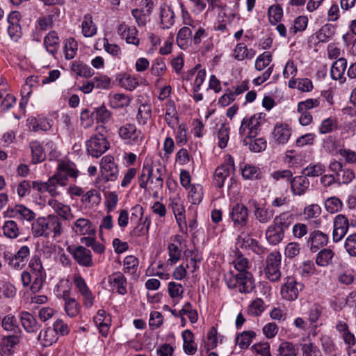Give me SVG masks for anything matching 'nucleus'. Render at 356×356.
Here are the masks:
<instances>
[{"mask_svg": "<svg viewBox=\"0 0 356 356\" xmlns=\"http://www.w3.org/2000/svg\"><path fill=\"white\" fill-rule=\"evenodd\" d=\"M29 270L21 273L23 286H29L32 293L39 292L46 280V273L38 257H33L29 265Z\"/></svg>", "mask_w": 356, "mask_h": 356, "instance_id": "1", "label": "nucleus"}, {"mask_svg": "<svg viewBox=\"0 0 356 356\" xmlns=\"http://www.w3.org/2000/svg\"><path fill=\"white\" fill-rule=\"evenodd\" d=\"M31 232L35 237L53 238L60 236L63 232L62 222L58 216L48 215L38 218L31 225Z\"/></svg>", "mask_w": 356, "mask_h": 356, "instance_id": "2", "label": "nucleus"}, {"mask_svg": "<svg viewBox=\"0 0 356 356\" xmlns=\"http://www.w3.org/2000/svg\"><path fill=\"white\" fill-rule=\"evenodd\" d=\"M265 121V115L262 113H257L251 118H245L239 129L241 135L250 139L255 138L261 130V125Z\"/></svg>", "mask_w": 356, "mask_h": 356, "instance_id": "3", "label": "nucleus"}, {"mask_svg": "<svg viewBox=\"0 0 356 356\" xmlns=\"http://www.w3.org/2000/svg\"><path fill=\"white\" fill-rule=\"evenodd\" d=\"M120 137L131 145H141L145 141V135L134 124L127 123L118 131Z\"/></svg>", "mask_w": 356, "mask_h": 356, "instance_id": "4", "label": "nucleus"}, {"mask_svg": "<svg viewBox=\"0 0 356 356\" xmlns=\"http://www.w3.org/2000/svg\"><path fill=\"white\" fill-rule=\"evenodd\" d=\"M264 273L270 281L277 282L281 278V255L278 252H272L266 258Z\"/></svg>", "mask_w": 356, "mask_h": 356, "instance_id": "5", "label": "nucleus"}, {"mask_svg": "<svg viewBox=\"0 0 356 356\" xmlns=\"http://www.w3.org/2000/svg\"><path fill=\"white\" fill-rule=\"evenodd\" d=\"M88 153L93 157H99L108 148L109 143L102 134H95L86 142Z\"/></svg>", "mask_w": 356, "mask_h": 356, "instance_id": "6", "label": "nucleus"}, {"mask_svg": "<svg viewBox=\"0 0 356 356\" xmlns=\"http://www.w3.org/2000/svg\"><path fill=\"white\" fill-rule=\"evenodd\" d=\"M100 171L102 177L107 181H113L117 179L119 170L113 156L106 155L102 158L100 161Z\"/></svg>", "mask_w": 356, "mask_h": 356, "instance_id": "7", "label": "nucleus"}, {"mask_svg": "<svg viewBox=\"0 0 356 356\" xmlns=\"http://www.w3.org/2000/svg\"><path fill=\"white\" fill-rule=\"evenodd\" d=\"M67 250L79 266L85 268H90L94 266L92 252L86 247L82 245H79L74 248L68 247Z\"/></svg>", "mask_w": 356, "mask_h": 356, "instance_id": "8", "label": "nucleus"}, {"mask_svg": "<svg viewBox=\"0 0 356 356\" xmlns=\"http://www.w3.org/2000/svg\"><path fill=\"white\" fill-rule=\"evenodd\" d=\"M304 285L297 282L293 277H287L286 282L281 288V296L282 298L293 301L298 297L299 293L303 289Z\"/></svg>", "mask_w": 356, "mask_h": 356, "instance_id": "9", "label": "nucleus"}, {"mask_svg": "<svg viewBox=\"0 0 356 356\" xmlns=\"http://www.w3.org/2000/svg\"><path fill=\"white\" fill-rule=\"evenodd\" d=\"M248 209L241 203L234 205L229 212V217L233 222L234 226L236 228L245 227L248 220Z\"/></svg>", "mask_w": 356, "mask_h": 356, "instance_id": "10", "label": "nucleus"}, {"mask_svg": "<svg viewBox=\"0 0 356 356\" xmlns=\"http://www.w3.org/2000/svg\"><path fill=\"white\" fill-rule=\"evenodd\" d=\"M291 134V128L287 124H277L272 132L273 141L278 145L286 144L290 139Z\"/></svg>", "mask_w": 356, "mask_h": 356, "instance_id": "11", "label": "nucleus"}, {"mask_svg": "<svg viewBox=\"0 0 356 356\" xmlns=\"http://www.w3.org/2000/svg\"><path fill=\"white\" fill-rule=\"evenodd\" d=\"M349 227L348 218L342 214L337 215L334 220L333 241L338 242L346 234Z\"/></svg>", "mask_w": 356, "mask_h": 356, "instance_id": "12", "label": "nucleus"}, {"mask_svg": "<svg viewBox=\"0 0 356 356\" xmlns=\"http://www.w3.org/2000/svg\"><path fill=\"white\" fill-rule=\"evenodd\" d=\"M107 282L113 291H115L120 295L127 293V282L124 275L120 272H115L110 275Z\"/></svg>", "mask_w": 356, "mask_h": 356, "instance_id": "13", "label": "nucleus"}, {"mask_svg": "<svg viewBox=\"0 0 356 356\" xmlns=\"http://www.w3.org/2000/svg\"><path fill=\"white\" fill-rule=\"evenodd\" d=\"M72 232L79 236L93 235L95 233V228L88 218H79L71 226Z\"/></svg>", "mask_w": 356, "mask_h": 356, "instance_id": "14", "label": "nucleus"}, {"mask_svg": "<svg viewBox=\"0 0 356 356\" xmlns=\"http://www.w3.org/2000/svg\"><path fill=\"white\" fill-rule=\"evenodd\" d=\"M79 172L76 169L74 163L62 161L57 166V171L55 175H60L65 179V184L67 185L68 177L76 179L79 176Z\"/></svg>", "mask_w": 356, "mask_h": 356, "instance_id": "15", "label": "nucleus"}, {"mask_svg": "<svg viewBox=\"0 0 356 356\" xmlns=\"http://www.w3.org/2000/svg\"><path fill=\"white\" fill-rule=\"evenodd\" d=\"M48 205L63 220L70 221L74 218L69 205L64 204L55 199H50Z\"/></svg>", "mask_w": 356, "mask_h": 356, "instance_id": "16", "label": "nucleus"}, {"mask_svg": "<svg viewBox=\"0 0 356 356\" xmlns=\"http://www.w3.org/2000/svg\"><path fill=\"white\" fill-rule=\"evenodd\" d=\"M290 183L291 191L296 195L305 194L310 185L309 181L305 175L296 176L291 178Z\"/></svg>", "mask_w": 356, "mask_h": 356, "instance_id": "17", "label": "nucleus"}, {"mask_svg": "<svg viewBox=\"0 0 356 356\" xmlns=\"http://www.w3.org/2000/svg\"><path fill=\"white\" fill-rule=\"evenodd\" d=\"M328 236L321 231L314 230L309 234L308 242L310 243V250L316 252L321 247L327 245Z\"/></svg>", "mask_w": 356, "mask_h": 356, "instance_id": "18", "label": "nucleus"}, {"mask_svg": "<svg viewBox=\"0 0 356 356\" xmlns=\"http://www.w3.org/2000/svg\"><path fill=\"white\" fill-rule=\"evenodd\" d=\"M29 255L30 248L27 245H23L14 255L8 258V264L13 268H21Z\"/></svg>", "mask_w": 356, "mask_h": 356, "instance_id": "19", "label": "nucleus"}, {"mask_svg": "<svg viewBox=\"0 0 356 356\" xmlns=\"http://www.w3.org/2000/svg\"><path fill=\"white\" fill-rule=\"evenodd\" d=\"M46 188L45 191L48 192L51 197H56L60 194L58 190V186L64 187L65 184V179L58 175H54L49 177L47 181L45 182Z\"/></svg>", "mask_w": 356, "mask_h": 356, "instance_id": "20", "label": "nucleus"}, {"mask_svg": "<svg viewBox=\"0 0 356 356\" xmlns=\"http://www.w3.org/2000/svg\"><path fill=\"white\" fill-rule=\"evenodd\" d=\"M254 287L252 275L249 272L239 273L237 289L241 293H249Z\"/></svg>", "mask_w": 356, "mask_h": 356, "instance_id": "21", "label": "nucleus"}, {"mask_svg": "<svg viewBox=\"0 0 356 356\" xmlns=\"http://www.w3.org/2000/svg\"><path fill=\"white\" fill-rule=\"evenodd\" d=\"M13 216L22 221L31 222L35 218V213L23 204H17L12 209Z\"/></svg>", "mask_w": 356, "mask_h": 356, "instance_id": "22", "label": "nucleus"}, {"mask_svg": "<svg viewBox=\"0 0 356 356\" xmlns=\"http://www.w3.org/2000/svg\"><path fill=\"white\" fill-rule=\"evenodd\" d=\"M347 67L346 60L343 58H340L337 60L332 65L330 70L331 77L334 80H339L342 82L346 80L344 74Z\"/></svg>", "mask_w": 356, "mask_h": 356, "instance_id": "23", "label": "nucleus"}, {"mask_svg": "<svg viewBox=\"0 0 356 356\" xmlns=\"http://www.w3.org/2000/svg\"><path fill=\"white\" fill-rule=\"evenodd\" d=\"M164 175V168L161 166L154 171V175L149 180L150 189L154 192V197L158 195L159 191L163 188Z\"/></svg>", "mask_w": 356, "mask_h": 356, "instance_id": "24", "label": "nucleus"}, {"mask_svg": "<svg viewBox=\"0 0 356 356\" xmlns=\"http://www.w3.org/2000/svg\"><path fill=\"white\" fill-rule=\"evenodd\" d=\"M293 220L294 216L293 214L284 212L275 216L272 224L285 233V230H286L293 224Z\"/></svg>", "mask_w": 356, "mask_h": 356, "instance_id": "25", "label": "nucleus"}, {"mask_svg": "<svg viewBox=\"0 0 356 356\" xmlns=\"http://www.w3.org/2000/svg\"><path fill=\"white\" fill-rule=\"evenodd\" d=\"M170 207L174 213L177 222L180 227L182 228L183 227H186V221H185V216L184 207L180 200V199L174 198L171 200Z\"/></svg>", "mask_w": 356, "mask_h": 356, "instance_id": "26", "label": "nucleus"}, {"mask_svg": "<svg viewBox=\"0 0 356 356\" xmlns=\"http://www.w3.org/2000/svg\"><path fill=\"white\" fill-rule=\"evenodd\" d=\"M20 318L22 325L26 332H35L40 329V324L29 312H22L20 315Z\"/></svg>", "mask_w": 356, "mask_h": 356, "instance_id": "27", "label": "nucleus"}, {"mask_svg": "<svg viewBox=\"0 0 356 356\" xmlns=\"http://www.w3.org/2000/svg\"><path fill=\"white\" fill-rule=\"evenodd\" d=\"M265 236L269 244L275 245L283 240L284 233L271 223L266 230Z\"/></svg>", "mask_w": 356, "mask_h": 356, "instance_id": "28", "label": "nucleus"}, {"mask_svg": "<svg viewBox=\"0 0 356 356\" xmlns=\"http://www.w3.org/2000/svg\"><path fill=\"white\" fill-rule=\"evenodd\" d=\"M232 174H233V172L225 167L222 165L218 167L213 174L214 186L217 188H222L228 178L232 180Z\"/></svg>", "mask_w": 356, "mask_h": 356, "instance_id": "29", "label": "nucleus"}, {"mask_svg": "<svg viewBox=\"0 0 356 356\" xmlns=\"http://www.w3.org/2000/svg\"><path fill=\"white\" fill-rule=\"evenodd\" d=\"M160 19L163 29L170 28L175 22V14L172 9L168 6L160 8Z\"/></svg>", "mask_w": 356, "mask_h": 356, "instance_id": "30", "label": "nucleus"}, {"mask_svg": "<svg viewBox=\"0 0 356 356\" xmlns=\"http://www.w3.org/2000/svg\"><path fill=\"white\" fill-rule=\"evenodd\" d=\"M184 344V352L188 355H194L197 351V345L194 341V335L189 330H186L181 334Z\"/></svg>", "mask_w": 356, "mask_h": 356, "instance_id": "31", "label": "nucleus"}, {"mask_svg": "<svg viewBox=\"0 0 356 356\" xmlns=\"http://www.w3.org/2000/svg\"><path fill=\"white\" fill-rule=\"evenodd\" d=\"M254 56L255 51L252 49H248L243 43L238 44L234 50V57L239 61L245 59H252Z\"/></svg>", "mask_w": 356, "mask_h": 356, "instance_id": "32", "label": "nucleus"}, {"mask_svg": "<svg viewBox=\"0 0 356 356\" xmlns=\"http://www.w3.org/2000/svg\"><path fill=\"white\" fill-rule=\"evenodd\" d=\"M254 215L255 218L262 224H266L273 218L274 212L273 210L265 207H254Z\"/></svg>", "mask_w": 356, "mask_h": 356, "instance_id": "33", "label": "nucleus"}, {"mask_svg": "<svg viewBox=\"0 0 356 356\" xmlns=\"http://www.w3.org/2000/svg\"><path fill=\"white\" fill-rule=\"evenodd\" d=\"M30 148L31 149L32 159L31 162L33 164L42 162L45 158L46 154L42 145L37 140L32 141L30 143Z\"/></svg>", "mask_w": 356, "mask_h": 356, "instance_id": "34", "label": "nucleus"}, {"mask_svg": "<svg viewBox=\"0 0 356 356\" xmlns=\"http://www.w3.org/2000/svg\"><path fill=\"white\" fill-rule=\"evenodd\" d=\"M38 339L43 346L47 347L56 343L58 337H57V334L55 333L54 329L47 327L43 332H40Z\"/></svg>", "mask_w": 356, "mask_h": 356, "instance_id": "35", "label": "nucleus"}, {"mask_svg": "<svg viewBox=\"0 0 356 356\" xmlns=\"http://www.w3.org/2000/svg\"><path fill=\"white\" fill-rule=\"evenodd\" d=\"M3 235L10 238H17L20 234V229L17 223L13 220H9L4 222L3 227Z\"/></svg>", "mask_w": 356, "mask_h": 356, "instance_id": "36", "label": "nucleus"}, {"mask_svg": "<svg viewBox=\"0 0 356 356\" xmlns=\"http://www.w3.org/2000/svg\"><path fill=\"white\" fill-rule=\"evenodd\" d=\"M97 26L92 21V17L90 14L83 16L81 24V30L83 35L86 38L92 37L97 33Z\"/></svg>", "mask_w": 356, "mask_h": 356, "instance_id": "37", "label": "nucleus"}, {"mask_svg": "<svg viewBox=\"0 0 356 356\" xmlns=\"http://www.w3.org/2000/svg\"><path fill=\"white\" fill-rule=\"evenodd\" d=\"M44 43L48 52L54 54L59 47V39L55 31L49 32L44 38Z\"/></svg>", "mask_w": 356, "mask_h": 356, "instance_id": "38", "label": "nucleus"}, {"mask_svg": "<svg viewBox=\"0 0 356 356\" xmlns=\"http://www.w3.org/2000/svg\"><path fill=\"white\" fill-rule=\"evenodd\" d=\"M192 30L187 26L182 27L177 35V42L181 49H186L191 40Z\"/></svg>", "mask_w": 356, "mask_h": 356, "instance_id": "39", "label": "nucleus"}, {"mask_svg": "<svg viewBox=\"0 0 356 356\" xmlns=\"http://www.w3.org/2000/svg\"><path fill=\"white\" fill-rule=\"evenodd\" d=\"M154 168L149 165H144L138 177V184L141 188L147 190V184L154 175Z\"/></svg>", "mask_w": 356, "mask_h": 356, "instance_id": "40", "label": "nucleus"}, {"mask_svg": "<svg viewBox=\"0 0 356 356\" xmlns=\"http://www.w3.org/2000/svg\"><path fill=\"white\" fill-rule=\"evenodd\" d=\"M289 87L291 88H297L302 92H309L313 88V84L312 81L309 79H291L289 81Z\"/></svg>", "mask_w": 356, "mask_h": 356, "instance_id": "41", "label": "nucleus"}, {"mask_svg": "<svg viewBox=\"0 0 356 356\" xmlns=\"http://www.w3.org/2000/svg\"><path fill=\"white\" fill-rule=\"evenodd\" d=\"M2 327L5 331L13 334H17L19 332L16 318L13 315H7L3 317L1 322Z\"/></svg>", "mask_w": 356, "mask_h": 356, "instance_id": "42", "label": "nucleus"}, {"mask_svg": "<svg viewBox=\"0 0 356 356\" xmlns=\"http://www.w3.org/2000/svg\"><path fill=\"white\" fill-rule=\"evenodd\" d=\"M256 336L253 331H245L236 337V344L241 349H246L250 345L252 339Z\"/></svg>", "mask_w": 356, "mask_h": 356, "instance_id": "43", "label": "nucleus"}, {"mask_svg": "<svg viewBox=\"0 0 356 356\" xmlns=\"http://www.w3.org/2000/svg\"><path fill=\"white\" fill-rule=\"evenodd\" d=\"M265 310L264 302L261 298L254 299L248 306V313L252 316H258Z\"/></svg>", "mask_w": 356, "mask_h": 356, "instance_id": "44", "label": "nucleus"}, {"mask_svg": "<svg viewBox=\"0 0 356 356\" xmlns=\"http://www.w3.org/2000/svg\"><path fill=\"white\" fill-rule=\"evenodd\" d=\"M334 253L330 249H323L318 253L316 263L320 266H326L331 262Z\"/></svg>", "mask_w": 356, "mask_h": 356, "instance_id": "45", "label": "nucleus"}, {"mask_svg": "<svg viewBox=\"0 0 356 356\" xmlns=\"http://www.w3.org/2000/svg\"><path fill=\"white\" fill-rule=\"evenodd\" d=\"M81 201L90 206L98 205L101 202V195L97 190L92 189L83 195Z\"/></svg>", "mask_w": 356, "mask_h": 356, "instance_id": "46", "label": "nucleus"}, {"mask_svg": "<svg viewBox=\"0 0 356 356\" xmlns=\"http://www.w3.org/2000/svg\"><path fill=\"white\" fill-rule=\"evenodd\" d=\"M168 106L165 114V120L169 127H174L178 121L177 111L172 101L168 102Z\"/></svg>", "mask_w": 356, "mask_h": 356, "instance_id": "47", "label": "nucleus"}, {"mask_svg": "<svg viewBox=\"0 0 356 356\" xmlns=\"http://www.w3.org/2000/svg\"><path fill=\"white\" fill-rule=\"evenodd\" d=\"M278 351L280 356H297L298 350L291 342L283 341L280 343Z\"/></svg>", "mask_w": 356, "mask_h": 356, "instance_id": "48", "label": "nucleus"}, {"mask_svg": "<svg viewBox=\"0 0 356 356\" xmlns=\"http://www.w3.org/2000/svg\"><path fill=\"white\" fill-rule=\"evenodd\" d=\"M283 16V11L280 6L273 5L269 7L268 17L270 24H276Z\"/></svg>", "mask_w": 356, "mask_h": 356, "instance_id": "49", "label": "nucleus"}, {"mask_svg": "<svg viewBox=\"0 0 356 356\" xmlns=\"http://www.w3.org/2000/svg\"><path fill=\"white\" fill-rule=\"evenodd\" d=\"M166 65L163 58H158L153 62L150 72L155 76H162L166 71Z\"/></svg>", "mask_w": 356, "mask_h": 356, "instance_id": "50", "label": "nucleus"}, {"mask_svg": "<svg viewBox=\"0 0 356 356\" xmlns=\"http://www.w3.org/2000/svg\"><path fill=\"white\" fill-rule=\"evenodd\" d=\"M95 113L97 122L108 123L112 118V113L104 105L95 108Z\"/></svg>", "mask_w": 356, "mask_h": 356, "instance_id": "51", "label": "nucleus"}, {"mask_svg": "<svg viewBox=\"0 0 356 356\" xmlns=\"http://www.w3.org/2000/svg\"><path fill=\"white\" fill-rule=\"evenodd\" d=\"M326 210L330 213H335L341 211L343 203L341 200L336 197H329L325 202Z\"/></svg>", "mask_w": 356, "mask_h": 356, "instance_id": "52", "label": "nucleus"}, {"mask_svg": "<svg viewBox=\"0 0 356 356\" xmlns=\"http://www.w3.org/2000/svg\"><path fill=\"white\" fill-rule=\"evenodd\" d=\"M59 127L60 131L65 135L71 136L74 131V127L71 122L70 117L63 114L60 119Z\"/></svg>", "mask_w": 356, "mask_h": 356, "instance_id": "53", "label": "nucleus"}, {"mask_svg": "<svg viewBox=\"0 0 356 356\" xmlns=\"http://www.w3.org/2000/svg\"><path fill=\"white\" fill-rule=\"evenodd\" d=\"M138 259L133 256H127L124 259V273L134 274L138 268Z\"/></svg>", "mask_w": 356, "mask_h": 356, "instance_id": "54", "label": "nucleus"}, {"mask_svg": "<svg viewBox=\"0 0 356 356\" xmlns=\"http://www.w3.org/2000/svg\"><path fill=\"white\" fill-rule=\"evenodd\" d=\"M77 51V43L74 38L67 39L64 45V54L66 59H72Z\"/></svg>", "mask_w": 356, "mask_h": 356, "instance_id": "55", "label": "nucleus"}, {"mask_svg": "<svg viewBox=\"0 0 356 356\" xmlns=\"http://www.w3.org/2000/svg\"><path fill=\"white\" fill-rule=\"evenodd\" d=\"M336 178L337 183L348 184L355 179V173L351 169L342 168Z\"/></svg>", "mask_w": 356, "mask_h": 356, "instance_id": "56", "label": "nucleus"}, {"mask_svg": "<svg viewBox=\"0 0 356 356\" xmlns=\"http://www.w3.org/2000/svg\"><path fill=\"white\" fill-rule=\"evenodd\" d=\"M169 259L168 264H175L181 258V252L178 246L175 243H170L168 247Z\"/></svg>", "mask_w": 356, "mask_h": 356, "instance_id": "57", "label": "nucleus"}, {"mask_svg": "<svg viewBox=\"0 0 356 356\" xmlns=\"http://www.w3.org/2000/svg\"><path fill=\"white\" fill-rule=\"evenodd\" d=\"M272 61V55L267 51L264 52L259 55L255 61V68L258 71L263 70L265 67H268Z\"/></svg>", "mask_w": 356, "mask_h": 356, "instance_id": "58", "label": "nucleus"}, {"mask_svg": "<svg viewBox=\"0 0 356 356\" xmlns=\"http://www.w3.org/2000/svg\"><path fill=\"white\" fill-rule=\"evenodd\" d=\"M337 122L334 118H327L322 121L318 130L321 134L332 132L337 127Z\"/></svg>", "mask_w": 356, "mask_h": 356, "instance_id": "59", "label": "nucleus"}, {"mask_svg": "<svg viewBox=\"0 0 356 356\" xmlns=\"http://www.w3.org/2000/svg\"><path fill=\"white\" fill-rule=\"evenodd\" d=\"M307 24L308 18L306 16H299L295 19L293 26L289 29V33L293 35L298 31H302L307 28Z\"/></svg>", "mask_w": 356, "mask_h": 356, "instance_id": "60", "label": "nucleus"}, {"mask_svg": "<svg viewBox=\"0 0 356 356\" xmlns=\"http://www.w3.org/2000/svg\"><path fill=\"white\" fill-rule=\"evenodd\" d=\"M334 27L330 24H325L316 33V38L321 42H326L334 35Z\"/></svg>", "mask_w": 356, "mask_h": 356, "instance_id": "61", "label": "nucleus"}, {"mask_svg": "<svg viewBox=\"0 0 356 356\" xmlns=\"http://www.w3.org/2000/svg\"><path fill=\"white\" fill-rule=\"evenodd\" d=\"M325 171V167L321 163L309 165L304 169L303 172L306 177H318Z\"/></svg>", "mask_w": 356, "mask_h": 356, "instance_id": "62", "label": "nucleus"}, {"mask_svg": "<svg viewBox=\"0 0 356 356\" xmlns=\"http://www.w3.org/2000/svg\"><path fill=\"white\" fill-rule=\"evenodd\" d=\"M130 102L128 96L124 94H115L113 96L111 104L114 108H122L128 106Z\"/></svg>", "mask_w": 356, "mask_h": 356, "instance_id": "63", "label": "nucleus"}, {"mask_svg": "<svg viewBox=\"0 0 356 356\" xmlns=\"http://www.w3.org/2000/svg\"><path fill=\"white\" fill-rule=\"evenodd\" d=\"M344 247L350 256L356 257V233L346 238Z\"/></svg>", "mask_w": 356, "mask_h": 356, "instance_id": "64", "label": "nucleus"}]
</instances>
